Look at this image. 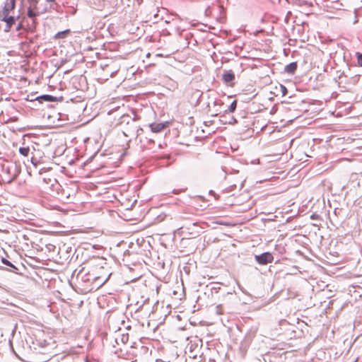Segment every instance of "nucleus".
I'll return each instance as SVG.
<instances>
[{"label":"nucleus","mask_w":362,"mask_h":362,"mask_svg":"<svg viewBox=\"0 0 362 362\" xmlns=\"http://www.w3.org/2000/svg\"><path fill=\"white\" fill-rule=\"evenodd\" d=\"M27 17L31 21L28 23L31 32H34L37 24V17L42 14L44 9L38 7V0H27Z\"/></svg>","instance_id":"nucleus-1"},{"label":"nucleus","mask_w":362,"mask_h":362,"mask_svg":"<svg viewBox=\"0 0 362 362\" xmlns=\"http://www.w3.org/2000/svg\"><path fill=\"white\" fill-rule=\"evenodd\" d=\"M4 181L8 184L15 180L21 173V168L16 163H11L3 167Z\"/></svg>","instance_id":"nucleus-2"},{"label":"nucleus","mask_w":362,"mask_h":362,"mask_svg":"<svg viewBox=\"0 0 362 362\" xmlns=\"http://www.w3.org/2000/svg\"><path fill=\"white\" fill-rule=\"evenodd\" d=\"M135 119H132L129 115H122L119 122V124L120 126L123 125H129V127H127L123 130V133L126 136H129L134 130L136 128L135 125Z\"/></svg>","instance_id":"nucleus-3"},{"label":"nucleus","mask_w":362,"mask_h":362,"mask_svg":"<svg viewBox=\"0 0 362 362\" xmlns=\"http://www.w3.org/2000/svg\"><path fill=\"white\" fill-rule=\"evenodd\" d=\"M181 233L182 234L188 235L189 238H194L199 236L202 233V228L199 226V222L197 221L196 224L193 225V226L188 227L182 230Z\"/></svg>","instance_id":"nucleus-4"},{"label":"nucleus","mask_w":362,"mask_h":362,"mask_svg":"<svg viewBox=\"0 0 362 362\" xmlns=\"http://www.w3.org/2000/svg\"><path fill=\"white\" fill-rule=\"evenodd\" d=\"M256 262L262 265H265L272 263L274 261V257L272 253L269 252H263L260 255L255 256Z\"/></svg>","instance_id":"nucleus-5"},{"label":"nucleus","mask_w":362,"mask_h":362,"mask_svg":"<svg viewBox=\"0 0 362 362\" xmlns=\"http://www.w3.org/2000/svg\"><path fill=\"white\" fill-rule=\"evenodd\" d=\"M89 278H90V282L92 284H95V285L93 286L91 289L94 288L95 287L99 288L102 286L107 280V278L104 279L101 276H95L93 274L89 273Z\"/></svg>","instance_id":"nucleus-6"},{"label":"nucleus","mask_w":362,"mask_h":362,"mask_svg":"<svg viewBox=\"0 0 362 362\" xmlns=\"http://www.w3.org/2000/svg\"><path fill=\"white\" fill-rule=\"evenodd\" d=\"M0 21L6 23L5 31L8 32L13 27L14 23V16L11 14L0 16Z\"/></svg>","instance_id":"nucleus-7"},{"label":"nucleus","mask_w":362,"mask_h":362,"mask_svg":"<svg viewBox=\"0 0 362 362\" xmlns=\"http://www.w3.org/2000/svg\"><path fill=\"white\" fill-rule=\"evenodd\" d=\"M15 7L16 4L6 0L4 6L0 10V16L11 14V12L15 9Z\"/></svg>","instance_id":"nucleus-8"},{"label":"nucleus","mask_w":362,"mask_h":362,"mask_svg":"<svg viewBox=\"0 0 362 362\" xmlns=\"http://www.w3.org/2000/svg\"><path fill=\"white\" fill-rule=\"evenodd\" d=\"M28 23H30L25 16H23L22 19L18 22L16 30L20 31L21 30H28L31 32Z\"/></svg>","instance_id":"nucleus-9"},{"label":"nucleus","mask_w":362,"mask_h":362,"mask_svg":"<svg viewBox=\"0 0 362 362\" xmlns=\"http://www.w3.org/2000/svg\"><path fill=\"white\" fill-rule=\"evenodd\" d=\"M223 80L228 83L235 80V74L232 70L225 71L223 74Z\"/></svg>","instance_id":"nucleus-10"},{"label":"nucleus","mask_w":362,"mask_h":362,"mask_svg":"<svg viewBox=\"0 0 362 362\" xmlns=\"http://www.w3.org/2000/svg\"><path fill=\"white\" fill-rule=\"evenodd\" d=\"M298 67L297 62H291L284 68V71L288 74H294Z\"/></svg>","instance_id":"nucleus-11"},{"label":"nucleus","mask_w":362,"mask_h":362,"mask_svg":"<svg viewBox=\"0 0 362 362\" xmlns=\"http://www.w3.org/2000/svg\"><path fill=\"white\" fill-rule=\"evenodd\" d=\"M37 100L40 103H42L43 101H46V102H56V101L59 100L57 99V98H56L54 96H52L51 95H42L37 97Z\"/></svg>","instance_id":"nucleus-12"},{"label":"nucleus","mask_w":362,"mask_h":362,"mask_svg":"<svg viewBox=\"0 0 362 362\" xmlns=\"http://www.w3.org/2000/svg\"><path fill=\"white\" fill-rule=\"evenodd\" d=\"M151 131L153 132H160L162 130H163L167 126L165 124L163 123H158V124H151L150 125Z\"/></svg>","instance_id":"nucleus-13"},{"label":"nucleus","mask_w":362,"mask_h":362,"mask_svg":"<svg viewBox=\"0 0 362 362\" xmlns=\"http://www.w3.org/2000/svg\"><path fill=\"white\" fill-rule=\"evenodd\" d=\"M197 222V221L194 218L188 220V221H185L183 222V223L181 225V226L180 227V230H183L186 228H188V227H191V226H193L194 224H196V223Z\"/></svg>","instance_id":"nucleus-14"},{"label":"nucleus","mask_w":362,"mask_h":362,"mask_svg":"<svg viewBox=\"0 0 362 362\" xmlns=\"http://www.w3.org/2000/svg\"><path fill=\"white\" fill-rule=\"evenodd\" d=\"M192 218H194V216L187 213H184L181 215H180L179 216H177V219L180 221H182L183 222L185 221H188Z\"/></svg>","instance_id":"nucleus-15"},{"label":"nucleus","mask_w":362,"mask_h":362,"mask_svg":"<svg viewBox=\"0 0 362 362\" xmlns=\"http://www.w3.org/2000/svg\"><path fill=\"white\" fill-rule=\"evenodd\" d=\"M237 107V100H233L231 104L228 107V109L225 110V113L233 112Z\"/></svg>","instance_id":"nucleus-16"},{"label":"nucleus","mask_w":362,"mask_h":362,"mask_svg":"<svg viewBox=\"0 0 362 362\" xmlns=\"http://www.w3.org/2000/svg\"><path fill=\"white\" fill-rule=\"evenodd\" d=\"M78 279L81 278V281L83 282H90V278H89V273L88 274H83V271H81L77 276Z\"/></svg>","instance_id":"nucleus-17"},{"label":"nucleus","mask_w":362,"mask_h":362,"mask_svg":"<svg viewBox=\"0 0 362 362\" xmlns=\"http://www.w3.org/2000/svg\"><path fill=\"white\" fill-rule=\"evenodd\" d=\"M18 151L21 153V155L26 157L29 154L30 148L28 146H22L19 148Z\"/></svg>","instance_id":"nucleus-18"},{"label":"nucleus","mask_w":362,"mask_h":362,"mask_svg":"<svg viewBox=\"0 0 362 362\" xmlns=\"http://www.w3.org/2000/svg\"><path fill=\"white\" fill-rule=\"evenodd\" d=\"M38 7L39 8H41L42 9H44L42 11V14L45 13L46 12L48 11V10L51 8L50 7H48L47 5L46 4H44L42 0H38Z\"/></svg>","instance_id":"nucleus-19"},{"label":"nucleus","mask_w":362,"mask_h":362,"mask_svg":"<svg viewBox=\"0 0 362 362\" xmlns=\"http://www.w3.org/2000/svg\"><path fill=\"white\" fill-rule=\"evenodd\" d=\"M1 262H2L4 264H5V265H6V266H8V267H11V271H12V269H15V270H17V269H17V267H16V266H14V265H13L11 262H9L8 260H7L6 259H5V258H4V257H3V258H1Z\"/></svg>","instance_id":"nucleus-20"},{"label":"nucleus","mask_w":362,"mask_h":362,"mask_svg":"<svg viewBox=\"0 0 362 362\" xmlns=\"http://www.w3.org/2000/svg\"><path fill=\"white\" fill-rule=\"evenodd\" d=\"M69 32V30H66L62 32H59L56 34L55 37L56 38H63L65 37L66 34Z\"/></svg>","instance_id":"nucleus-21"},{"label":"nucleus","mask_w":362,"mask_h":362,"mask_svg":"<svg viewBox=\"0 0 362 362\" xmlns=\"http://www.w3.org/2000/svg\"><path fill=\"white\" fill-rule=\"evenodd\" d=\"M216 313L218 315H221V314H223V305H218L216 306Z\"/></svg>","instance_id":"nucleus-22"},{"label":"nucleus","mask_w":362,"mask_h":362,"mask_svg":"<svg viewBox=\"0 0 362 362\" xmlns=\"http://www.w3.org/2000/svg\"><path fill=\"white\" fill-rule=\"evenodd\" d=\"M357 63L359 66H362V53L357 52Z\"/></svg>","instance_id":"nucleus-23"},{"label":"nucleus","mask_w":362,"mask_h":362,"mask_svg":"<svg viewBox=\"0 0 362 362\" xmlns=\"http://www.w3.org/2000/svg\"><path fill=\"white\" fill-rule=\"evenodd\" d=\"M280 88H281L282 95H286L288 93L287 88L283 85H281Z\"/></svg>","instance_id":"nucleus-24"},{"label":"nucleus","mask_w":362,"mask_h":362,"mask_svg":"<svg viewBox=\"0 0 362 362\" xmlns=\"http://www.w3.org/2000/svg\"><path fill=\"white\" fill-rule=\"evenodd\" d=\"M21 19H22V17H21L20 15L14 16V23H16V21L19 22Z\"/></svg>","instance_id":"nucleus-25"},{"label":"nucleus","mask_w":362,"mask_h":362,"mask_svg":"<svg viewBox=\"0 0 362 362\" xmlns=\"http://www.w3.org/2000/svg\"><path fill=\"white\" fill-rule=\"evenodd\" d=\"M310 218L311 219H318V218H320V216L318 214H313L310 216Z\"/></svg>","instance_id":"nucleus-26"},{"label":"nucleus","mask_w":362,"mask_h":362,"mask_svg":"<svg viewBox=\"0 0 362 362\" xmlns=\"http://www.w3.org/2000/svg\"><path fill=\"white\" fill-rule=\"evenodd\" d=\"M141 349L142 350H144V351H148V348H147V347H146V346H141Z\"/></svg>","instance_id":"nucleus-27"},{"label":"nucleus","mask_w":362,"mask_h":362,"mask_svg":"<svg viewBox=\"0 0 362 362\" xmlns=\"http://www.w3.org/2000/svg\"><path fill=\"white\" fill-rule=\"evenodd\" d=\"M47 3H54L55 2V0H45Z\"/></svg>","instance_id":"nucleus-28"},{"label":"nucleus","mask_w":362,"mask_h":362,"mask_svg":"<svg viewBox=\"0 0 362 362\" xmlns=\"http://www.w3.org/2000/svg\"><path fill=\"white\" fill-rule=\"evenodd\" d=\"M357 17L355 18L354 21L353 22L354 24H356L358 23Z\"/></svg>","instance_id":"nucleus-29"}]
</instances>
